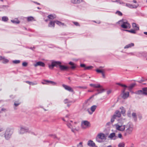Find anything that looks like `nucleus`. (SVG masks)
<instances>
[{"instance_id": "f257e3e1", "label": "nucleus", "mask_w": 147, "mask_h": 147, "mask_svg": "<svg viewBox=\"0 0 147 147\" xmlns=\"http://www.w3.org/2000/svg\"><path fill=\"white\" fill-rule=\"evenodd\" d=\"M59 68L62 71H66L69 69V67L67 66L62 65L61 62L52 61L51 64L49 65V67L51 69H53L54 67Z\"/></svg>"}, {"instance_id": "f03ea898", "label": "nucleus", "mask_w": 147, "mask_h": 147, "mask_svg": "<svg viewBox=\"0 0 147 147\" xmlns=\"http://www.w3.org/2000/svg\"><path fill=\"white\" fill-rule=\"evenodd\" d=\"M91 97H90L88 99L86 100L83 104L82 106V109L84 111H88L89 113L91 115L92 114V113H91L90 111L89 107L91 103L90 101V99Z\"/></svg>"}, {"instance_id": "7ed1b4c3", "label": "nucleus", "mask_w": 147, "mask_h": 147, "mask_svg": "<svg viewBox=\"0 0 147 147\" xmlns=\"http://www.w3.org/2000/svg\"><path fill=\"white\" fill-rule=\"evenodd\" d=\"M13 133V130L11 128H7L4 134L5 137L7 140H9L11 137Z\"/></svg>"}, {"instance_id": "20e7f679", "label": "nucleus", "mask_w": 147, "mask_h": 147, "mask_svg": "<svg viewBox=\"0 0 147 147\" xmlns=\"http://www.w3.org/2000/svg\"><path fill=\"white\" fill-rule=\"evenodd\" d=\"M107 136L102 133L98 134L96 138V140L98 142H101L103 140H106Z\"/></svg>"}, {"instance_id": "39448f33", "label": "nucleus", "mask_w": 147, "mask_h": 147, "mask_svg": "<svg viewBox=\"0 0 147 147\" xmlns=\"http://www.w3.org/2000/svg\"><path fill=\"white\" fill-rule=\"evenodd\" d=\"M134 93L139 95H147V87L143 88L142 90H138Z\"/></svg>"}, {"instance_id": "423d86ee", "label": "nucleus", "mask_w": 147, "mask_h": 147, "mask_svg": "<svg viewBox=\"0 0 147 147\" xmlns=\"http://www.w3.org/2000/svg\"><path fill=\"white\" fill-rule=\"evenodd\" d=\"M29 130L28 128L24 126H21L19 133L20 134H23L27 132Z\"/></svg>"}, {"instance_id": "0eeeda50", "label": "nucleus", "mask_w": 147, "mask_h": 147, "mask_svg": "<svg viewBox=\"0 0 147 147\" xmlns=\"http://www.w3.org/2000/svg\"><path fill=\"white\" fill-rule=\"evenodd\" d=\"M115 126L116 130L118 131H123L125 129V127L124 125L117 124H115Z\"/></svg>"}, {"instance_id": "6e6552de", "label": "nucleus", "mask_w": 147, "mask_h": 147, "mask_svg": "<svg viewBox=\"0 0 147 147\" xmlns=\"http://www.w3.org/2000/svg\"><path fill=\"white\" fill-rule=\"evenodd\" d=\"M116 84L119 85L122 87H124L125 88L127 87V86L126 85L119 83H117ZM136 85V84L135 83L132 84H131L128 87V90L130 91Z\"/></svg>"}, {"instance_id": "1a4fd4ad", "label": "nucleus", "mask_w": 147, "mask_h": 147, "mask_svg": "<svg viewBox=\"0 0 147 147\" xmlns=\"http://www.w3.org/2000/svg\"><path fill=\"white\" fill-rule=\"evenodd\" d=\"M121 27L124 29H127L130 28V25L127 21H124L123 24L121 25Z\"/></svg>"}, {"instance_id": "9d476101", "label": "nucleus", "mask_w": 147, "mask_h": 147, "mask_svg": "<svg viewBox=\"0 0 147 147\" xmlns=\"http://www.w3.org/2000/svg\"><path fill=\"white\" fill-rule=\"evenodd\" d=\"M84 125L86 127H89L90 126V123L87 121H83L82 122L81 126L83 128L85 129V127Z\"/></svg>"}, {"instance_id": "9b49d317", "label": "nucleus", "mask_w": 147, "mask_h": 147, "mask_svg": "<svg viewBox=\"0 0 147 147\" xmlns=\"http://www.w3.org/2000/svg\"><path fill=\"white\" fill-rule=\"evenodd\" d=\"M62 86L66 90L74 93V92L73 90L70 86L64 84L62 85Z\"/></svg>"}, {"instance_id": "f8f14e48", "label": "nucleus", "mask_w": 147, "mask_h": 147, "mask_svg": "<svg viewBox=\"0 0 147 147\" xmlns=\"http://www.w3.org/2000/svg\"><path fill=\"white\" fill-rule=\"evenodd\" d=\"M108 137L111 140H115L118 138L116 136L115 134V133H112L110 134Z\"/></svg>"}, {"instance_id": "ddd939ff", "label": "nucleus", "mask_w": 147, "mask_h": 147, "mask_svg": "<svg viewBox=\"0 0 147 147\" xmlns=\"http://www.w3.org/2000/svg\"><path fill=\"white\" fill-rule=\"evenodd\" d=\"M124 126L126 129H133V125L131 122H129L127 125H124Z\"/></svg>"}, {"instance_id": "4468645a", "label": "nucleus", "mask_w": 147, "mask_h": 147, "mask_svg": "<svg viewBox=\"0 0 147 147\" xmlns=\"http://www.w3.org/2000/svg\"><path fill=\"white\" fill-rule=\"evenodd\" d=\"M34 65L35 67H36L38 66L44 67L45 66V64L43 62L40 61L37 62L35 64H34Z\"/></svg>"}, {"instance_id": "2eb2a0df", "label": "nucleus", "mask_w": 147, "mask_h": 147, "mask_svg": "<svg viewBox=\"0 0 147 147\" xmlns=\"http://www.w3.org/2000/svg\"><path fill=\"white\" fill-rule=\"evenodd\" d=\"M0 61H1L4 64H6L8 63L9 61L8 59L1 56H0Z\"/></svg>"}, {"instance_id": "dca6fc26", "label": "nucleus", "mask_w": 147, "mask_h": 147, "mask_svg": "<svg viewBox=\"0 0 147 147\" xmlns=\"http://www.w3.org/2000/svg\"><path fill=\"white\" fill-rule=\"evenodd\" d=\"M104 89L102 87L96 89V90L98 92L95 94L94 96L96 95L102 93L104 91Z\"/></svg>"}, {"instance_id": "f3484780", "label": "nucleus", "mask_w": 147, "mask_h": 147, "mask_svg": "<svg viewBox=\"0 0 147 147\" xmlns=\"http://www.w3.org/2000/svg\"><path fill=\"white\" fill-rule=\"evenodd\" d=\"M133 130V129H126L124 134V136H126L127 135L130 134L131 133Z\"/></svg>"}, {"instance_id": "a211bd4d", "label": "nucleus", "mask_w": 147, "mask_h": 147, "mask_svg": "<svg viewBox=\"0 0 147 147\" xmlns=\"http://www.w3.org/2000/svg\"><path fill=\"white\" fill-rule=\"evenodd\" d=\"M87 144L89 146L91 147H94L96 145L95 143L91 140L88 141Z\"/></svg>"}, {"instance_id": "6ab92c4d", "label": "nucleus", "mask_w": 147, "mask_h": 147, "mask_svg": "<svg viewBox=\"0 0 147 147\" xmlns=\"http://www.w3.org/2000/svg\"><path fill=\"white\" fill-rule=\"evenodd\" d=\"M90 85L91 86L93 87L94 88H101L102 87V86L100 85L99 84H90Z\"/></svg>"}, {"instance_id": "aec40b11", "label": "nucleus", "mask_w": 147, "mask_h": 147, "mask_svg": "<svg viewBox=\"0 0 147 147\" xmlns=\"http://www.w3.org/2000/svg\"><path fill=\"white\" fill-rule=\"evenodd\" d=\"M122 94H123L122 97L124 99H125L127 98L129 96V92L122 93Z\"/></svg>"}, {"instance_id": "412c9836", "label": "nucleus", "mask_w": 147, "mask_h": 147, "mask_svg": "<svg viewBox=\"0 0 147 147\" xmlns=\"http://www.w3.org/2000/svg\"><path fill=\"white\" fill-rule=\"evenodd\" d=\"M82 1V0H71V2L73 4H78L80 3Z\"/></svg>"}, {"instance_id": "4be33fe9", "label": "nucleus", "mask_w": 147, "mask_h": 147, "mask_svg": "<svg viewBox=\"0 0 147 147\" xmlns=\"http://www.w3.org/2000/svg\"><path fill=\"white\" fill-rule=\"evenodd\" d=\"M44 82H42V84H46L47 83H50L53 85H55L56 84L55 82L52 81H50L47 80H45Z\"/></svg>"}, {"instance_id": "5701e85b", "label": "nucleus", "mask_w": 147, "mask_h": 147, "mask_svg": "<svg viewBox=\"0 0 147 147\" xmlns=\"http://www.w3.org/2000/svg\"><path fill=\"white\" fill-rule=\"evenodd\" d=\"M134 43H131L129 44H128L127 45H126L124 47V49H128L130 48H131L132 47L134 46Z\"/></svg>"}, {"instance_id": "b1692460", "label": "nucleus", "mask_w": 147, "mask_h": 147, "mask_svg": "<svg viewBox=\"0 0 147 147\" xmlns=\"http://www.w3.org/2000/svg\"><path fill=\"white\" fill-rule=\"evenodd\" d=\"M69 64L71 66V68L72 69H74L76 68V65L74 63L70 61L69 63Z\"/></svg>"}, {"instance_id": "393cba45", "label": "nucleus", "mask_w": 147, "mask_h": 147, "mask_svg": "<svg viewBox=\"0 0 147 147\" xmlns=\"http://www.w3.org/2000/svg\"><path fill=\"white\" fill-rule=\"evenodd\" d=\"M132 26L133 28H134L136 30H139V27L135 23H133L132 24Z\"/></svg>"}, {"instance_id": "a878e982", "label": "nucleus", "mask_w": 147, "mask_h": 147, "mask_svg": "<svg viewBox=\"0 0 147 147\" xmlns=\"http://www.w3.org/2000/svg\"><path fill=\"white\" fill-rule=\"evenodd\" d=\"M11 21L13 24H19L20 23V21L16 18L13 20H11Z\"/></svg>"}, {"instance_id": "bb28decb", "label": "nucleus", "mask_w": 147, "mask_h": 147, "mask_svg": "<svg viewBox=\"0 0 147 147\" xmlns=\"http://www.w3.org/2000/svg\"><path fill=\"white\" fill-rule=\"evenodd\" d=\"M55 21H54L53 22L52 21H50L49 24H48V26L49 27H51V26H53V27H54L55 25Z\"/></svg>"}, {"instance_id": "cd10ccee", "label": "nucleus", "mask_w": 147, "mask_h": 147, "mask_svg": "<svg viewBox=\"0 0 147 147\" xmlns=\"http://www.w3.org/2000/svg\"><path fill=\"white\" fill-rule=\"evenodd\" d=\"M47 17L49 19L53 20L56 18V16L55 14H50L48 15Z\"/></svg>"}, {"instance_id": "c85d7f7f", "label": "nucleus", "mask_w": 147, "mask_h": 147, "mask_svg": "<svg viewBox=\"0 0 147 147\" xmlns=\"http://www.w3.org/2000/svg\"><path fill=\"white\" fill-rule=\"evenodd\" d=\"M132 116L135 121H136L137 120V116L136 114L135 113H132L131 114Z\"/></svg>"}, {"instance_id": "c756f323", "label": "nucleus", "mask_w": 147, "mask_h": 147, "mask_svg": "<svg viewBox=\"0 0 147 147\" xmlns=\"http://www.w3.org/2000/svg\"><path fill=\"white\" fill-rule=\"evenodd\" d=\"M97 107V106L95 105H94L90 107V110L92 111L91 113H92L93 112H94L95 111L96 109V108Z\"/></svg>"}, {"instance_id": "7c9ffc66", "label": "nucleus", "mask_w": 147, "mask_h": 147, "mask_svg": "<svg viewBox=\"0 0 147 147\" xmlns=\"http://www.w3.org/2000/svg\"><path fill=\"white\" fill-rule=\"evenodd\" d=\"M55 23L57 25L59 26H63L65 25L64 23H63L59 21L56 20L55 21Z\"/></svg>"}, {"instance_id": "2f4dec72", "label": "nucleus", "mask_w": 147, "mask_h": 147, "mask_svg": "<svg viewBox=\"0 0 147 147\" xmlns=\"http://www.w3.org/2000/svg\"><path fill=\"white\" fill-rule=\"evenodd\" d=\"M115 115L116 117H119L121 116V114L120 111H116L115 112Z\"/></svg>"}, {"instance_id": "473e14b6", "label": "nucleus", "mask_w": 147, "mask_h": 147, "mask_svg": "<svg viewBox=\"0 0 147 147\" xmlns=\"http://www.w3.org/2000/svg\"><path fill=\"white\" fill-rule=\"evenodd\" d=\"M120 109L121 110V113L124 115L125 112V110L123 107H120Z\"/></svg>"}, {"instance_id": "72a5a7b5", "label": "nucleus", "mask_w": 147, "mask_h": 147, "mask_svg": "<svg viewBox=\"0 0 147 147\" xmlns=\"http://www.w3.org/2000/svg\"><path fill=\"white\" fill-rule=\"evenodd\" d=\"M75 102V101H70L69 100L67 99H66L64 100V102L65 104L68 103L70 102H73L74 103Z\"/></svg>"}, {"instance_id": "f704fd0d", "label": "nucleus", "mask_w": 147, "mask_h": 147, "mask_svg": "<svg viewBox=\"0 0 147 147\" xmlns=\"http://www.w3.org/2000/svg\"><path fill=\"white\" fill-rule=\"evenodd\" d=\"M26 82L27 83H28V84H29L30 85H36L37 84V83L36 82H30L29 81H26Z\"/></svg>"}, {"instance_id": "c9c22d12", "label": "nucleus", "mask_w": 147, "mask_h": 147, "mask_svg": "<svg viewBox=\"0 0 147 147\" xmlns=\"http://www.w3.org/2000/svg\"><path fill=\"white\" fill-rule=\"evenodd\" d=\"M124 30L128 32H131L133 34H135L136 33V32L135 31V30H133V29H131L130 30Z\"/></svg>"}, {"instance_id": "e433bc0d", "label": "nucleus", "mask_w": 147, "mask_h": 147, "mask_svg": "<svg viewBox=\"0 0 147 147\" xmlns=\"http://www.w3.org/2000/svg\"><path fill=\"white\" fill-rule=\"evenodd\" d=\"M2 20L3 21L7 22L8 20V18L7 16H3L2 18Z\"/></svg>"}, {"instance_id": "4c0bfd02", "label": "nucleus", "mask_w": 147, "mask_h": 147, "mask_svg": "<svg viewBox=\"0 0 147 147\" xmlns=\"http://www.w3.org/2000/svg\"><path fill=\"white\" fill-rule=\"evenodd\" d=\"M20 102H19V100L15 101L14 102V105L15 107L18 106L20 104Z\"/></svg>"}, {"instance_id": "58836bf2", "label": "nucleus", "mask_w": 147, "mask_h": 147, "mask_svg": "<svg viewBox=\"0 0 147 147\" xmlns=\"http://www.w3.org/2000/svg\"><path fill=\"white\" fill-rule=\"evenodd\" d=\"M116 118V115H113V117L111 118V120L110 122L111 123H112L114 121L115 119Z\"/></svg>"}, {"instance_id": "ea45409f", "label": "nucleus", "mask_w": 147, "mask_h": 147, "mask_svg": "<svg viewBox=\"0 0 147 147\" xmlns=\"http://www.w3.org/2000/svg\"><path fill=\"white\" fill-rule=\"evenodd\" d=\"M27 20L28 21H31L33 20H34V18L32 16H30L28 17L27 18Z\"/></svg>"}, {"instance_id": "a19ab883", "label": "nucleus", "mask_w": 147, "mask_h": 147, "mask_svg": "<svg viewBox=\"0 0 147 147\" xmlns=\"http://www.w3.org/2000/svg\"><path fill=\"white\" fill-rule=\"evenodd\" d=\"M124 21H125V20H124L123 19H122L119 21L118 22H117V24H122L123 22Z\"/></svg>"}, {"instance_id": "79ce46f5", "label": "nucleus", "mask_w": 147, "mask_h": 147, "mask_svg": "<svg viewBox=\"0 0 147 147\" xmlns=\"http://www.w3.org/2000/svg\"><path fill=\"white\" fill-rule=\"evenodd\" d=\"M12 62L13 63L17 64L20 63V61L19 60H15L13 61Z\"/></svg>"}, {"instance_id": "37998d69", "label": "nucleus", "mask_w": 147, "mask_h": 147, "mask_svg": "<svg viewBox=\"0 0 147 147\" xmlns=\"http://www.w3.org/2000/svg\"><path fill=\"white\" fill-rule=\"evenodd\" d=\"M115 13L120 16H122L123 15L122 13L119 11H117Z\"/></svg>"}, {"instance_id": "c03bdc74", "label": "nucleus", "mask_w": 147, "mask_h": 147, "mask_svg": "<svg viewBox=\"0 0 147 147\" xmlns=\"http://www.w3.org/2000/svg\"><path fill=\"white\" fill-rule=\"evenodd\" d=\"M126 6L129 8H132L133 7V5L131 4H129V3H126Z\"/></svg>"}, {"instance_id": "a18cd8bd", "label": "nucleus", "mask_w": 147, "mask_h": 147, "mask_svg": "<svg viewBox=\"0 0 147 147\" xmlns=\"http://www.w3.org/2000/svg\"><path fill=\"white\" fill-rule=\"evenodd\" d=\"M125 144L123 143H119L118 145L119 147H124Z\"/></svg>"}, {"instance_id": "49530a36", "label": "nucleus", "mask_w": 147, "mask_h": 147, "mask_svg": "<svg viewBox=\"0 0 147 147\" xmlns=\"http://www.w3.org/2000/svg\"><path fill=\"white\" fill-rule=\"evenodd\" d=\"M49 136L53 137L54 138H57V139H58V140L59 139L58 138H57L56 136L55 135L49 134Z\"/></svg>"}, {"instance_id": "de8ad7c7", "label": "nucleus", "mask_w": 147, "mask_h": 147, "mask_svg": "<svg viewBox=\"0 0 147 147\" xmlns=\"http://www.w3.org/2000/svg\"><path fill=\"white\" fill-rule=\"evenodd\" d=\"M28 65V63L26 62H24L22 63V65L23 67H26Z\"/></svg>"}, {"instance_id": "09e8293b", "label": "nucleus", "mask_w": 147, "mask_h": 147, "mask_svg": "<svg viewBox=\"0 0 147 147\" xmlns=\"http://www.w3.org/2000/svg\"><path fill=\"white\" fill-rule=\"evenodd\" d=\"M93 67L91 66H89L88 67H85V69H90L92 68Z\"/></svg>"}, {"instance_id": "8fccbe9b", "label": "nucleus", "mask_w": 147, "mask_h": 147, "mask_svg": "<svg viewBox=\"0 0 147 147\" xmlns=\"http://www.w3.org/2000/svg\"><path fill=\"white\" fill-rule=\"evenodd\" d=\"M96 71L97 73H101V74H102L103 72V71H102L100 69H96Z\"/></svg>"}, {"instance_id": "3c124183", "label": "nucleus", "mask_w": 147, "mask_h": 147, "mask_svg": "<svg viewBox=\"0 0 147 147\" xmlns=\"http://www.w3.org/2000/svg\"><path fill=\"white\" fill-rule=\"evenodd\" d=\"M67 125L69 128H72V125L69 123H68L67 124Z\"/></svg>"}, {"instance_id": "603ef678", "label": "nucleus", "mask_w": 147, "mask_h": 147, "mask_svg": "<svg viewBox=\"0 0 147 147\" xmlns=\"http://www.w3.org/2000/svg\"><path fill=\"white\" fill-rule=\"evenodd\" d=\"M72 22L76 26H80V25L78 22Z\"/></svg>"}, {"instance_id": "864d4df0", "label": "nucleus", "mask_w": 147, "mask_h": 147, "mask_svg": "<svg viewBox=\"0 0 147 147\" xmlns=\"http://www.w3.org/2000/svg\"><path fill=\"white\" fill-rule=\"evenodd\" d=\"M77 88H82L83 89H86L87 88V87L86 86H79L77 87Z\"/></svg>"}, {"instance_id": "5fc2aeb1", "label": "nucleus", "mask_w": 147, "mask_h": 147, "mask_svg": "<svg viewBox=\"0 0 147 147\" xmlns=\"http://www.w3.org/2000/svg\"><path fill=\"white\" fill-rule=\"evenodd\" d=\"M80 66L84 68V69H85V67H86V65L84 64H81L80 65Z\"/></svg>"}, {"instance_id": "6e6d98bb", "label": "nucleus", "mask_w": 147, "mask_h": 147, "mask_svg": "<svg viewBox=\"0 0 147 147\" xmlns=\"http://www.w3.org/2000/svg\"><path fill=\"white\" fill-rule=\"evenodd\" d=\"M5 7H8V6H7V5H1V6H0V8L4 9Z\"/></svg>"}, {"instance_id": "4d7b16f0", "label": "nucleus", "mask_w": 147, "mask_h": 147, "mask_svg": "<svg viewBox=\"0 0 147 147\" xmlns=\"http://www.w3.org/2000/svg\"><path fill=\"white\" fill-rule=\"evenodd\" d=\"M117 137H118V138H122V134L120 133L118 135Z\"/></svg>"}, {"instance_id": "13d9d810", "label": "nucleus", "mask_w": 147, "mask_h": 147, "mask_svg": "<svg viewBox=\"0 0 147 147\" xmlns=\"http://www.w3.org/2000/svg\"><path fill=\"white\" fill-rule=\"evenodd\" d=\"M139 6V4H138L137 5H133V7L132 8H137Z\"/></svg>"}, {"instance_id": "bf43d9fd", "label": "nucleus", "mask_w": 147, "mask_h": 147, "mask_svg": "<svg viewBox=\"0 0 147 147\" xmlns=\"http://www.w3.org/2000/svg\"><path fill=\"white\" fill-rule=\"evenodd\" d=\"M145 81V80L144 79H143V78H142V79L141 80L139 81L138 82L140 83H141L142 82H144Z\"/></svg>"}, {"instance_id": "052dcab7", "label": "nucleus", "mask_w": 147, "mask_h": 147, "mask_svg": "<svg viewBox=\"0 0 147 147\" xmlns=\"http://www.w3.org/2000/svg\"><path fill=\"white\" fill-rule=\"evenodd\" d=\"M71 131L73 132L74 133L75 132V130H76V131H77V130L76 129V128L74 129L73 128H71Z\"/></svg>"}, {"instance_id": "680f3d73", "label": "nucleus", "mask_w": 147, "mask_h": 147, "mask_svg": "<svg viewBox=\"0 0 147 147\" xmlns=\"http://www.w3.org/2000/svg\"><path fill=\"white\" fill-rule=\"evenodd\" d=\"M111 122H109L107 123L106 124L107 126H110L111 124Z\"/></svg>"}, {"instance_id": "e2e57ef3", "label": "nucleus", "mask_w": 147, "mask_h": 147, "mask_svg": "<svg viewBox=\"0 0 147 147\" xmlns=\"http://www.w3.org/2000/svg\"><path fill=\"white\" fill-rule=\"evenodd\" d=\"M127 54L128 55H134V54L133 53H127Z\"/></svg>"}, {"instance_id": "0e129e2a", "label": "nucleus", "mask_w": 147, "mask_h": 147, "mask_svg": "<svg viewBox=\"0 0 147 147\" xmlns=\"http://www.w3.org/2000/svg\"><path fill=\"white\" fill-rule=\"evenodd\" d=\"M127 116H128L129 117H131V114H130V112H129V113H127Z\"/></svg>"}, {"instance_id": "69168bd1", "label": "nucleus", "mask_w": 147, "mask_h": 147, "mask_svg": "<svg viewBox=\"0 0 147 147\" xmlns=\"http://www.w3.org/2000/svg\"><path fill=\"white\" fill-rule=\"evenodd\" d=\"M4 130V129L3 128L1 127H0V132L3 131Z\"/></svg>"}, {"instance_id": "338daca9", "label": "nucleus", "mask_w": 147, "mask_h": 147, "mask_svg": "<svg viewBox=\"0 0 147 147\" xmlns=\"http://www.w3.org/2000/svg\"><path fill=\"white\" fill-rule=\"evenodd\" d=\"M82 142H80L79 144H78L77 145V146L78 147L80 145H81L82 146Z\"/></svg>"}, {"instance_id": "774afa93", "label": "nucleus", "mask_w": 147, "mask_h": 147, "mask_svg": "<svg viewBox=\"0 0 147 147\" xmlns=\"http://www.w3.org/2000/svg\"><path fill=\"white\" fill-rule=\"evenodd\" d=\"M102 77L103 78H105V75L104 73L103 72L102 74Z\"/></svg>"}]
</instances>
